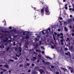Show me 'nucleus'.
I'll use <instances>...</instances> for the list:
<instances>
[{
  "mask_svg": "<svg viewBox=\"0 0 74 74\" xmlns=\"http://www.w3.org/2000/svg\"><path fill=\"white\" fill-rule=\"evenodd\" d=\"M40 12L41 14H42V15H43V14H44V10H43V9H41V10L40 11Z\"/></svg>",
  "mask_w": 74,
  "mask_h": 74,
  "instance_id": "obj_4",
  "label": "nucleus"
},
{
  "mask_svg": "<svg viewBox=\"0 0 74 74\" xmlns=\"http://www.w3.org/2000/svg\"><path fill=\"white\" fill-rule=\"evenodd\" d=\"M11 70H10L9 71V72L10 73H11Z\"/></svg>",
  "mask_w": 74,
  "mask_h": 74,
  "instance_id": "obj_52",
  "label": "nucleus"
},
{
  "mask_svg": "<svg viewBox=\"0 0 74 74\" xmlns=\"http://www.w3.org/2000/svg\"><path fill=\"white\" fill-rule=\"evenodd\" d=\"M42 54H44V51H42Z\"/></svg>",
  "mask_w": 74,
  "mask_h": 74,
  "instance_id": "obj_31",
  "label": "nucleus"
},
{
  "mask_svg": "<svg viewBox=\"0 0 74 74\" xmlns=\"http://www.w3.org/2000/svg\"><path fill=\"white\" fill-rule=\"evenodd\" d=\"M54 34L55 35H56V33L54 32Z\"/></svg>",
  "mask_w": 74,
  "mask_h": 74,
  "instance_id": "obj_48",
  "label": "nucleus"
},
{
  "mask_svg": "<svg viewBox=\"0 0 74 74\" xmlns=\"http://www.w3.org/2000/svg\"><path fill=\"white\" fill-rule=\"evenodd\" d=\"M2 32H7V31H2Z\"/></svg>",
  "mask_w": 74,
  "mask_h": 74,
  "instance_id": "obj_50",
  "label": "nucleus"
},
{
  "mask_svg": "<svg viewBox=\"0 0 74 74\" xmlns=\"http://www.w3.org/2000/svg\"><path fill=\"white\" fill-rule=\"evenodd\" d=\"M1 70H3V72H5V71H7V70L5 69H1Z\"/></svg>",
  "mask_w": 74,
  "mask_h": 74,
  "instance_id": "obj_10",
  "label": "nucleus"
},
{
  "mask_svg": "<svg viewBox=\"0 0 74 74\" xmlns=\"http://www.w3.org/2000/svg\"><path fill=\"white\" fill-rule=\"evenodd\" d=\"M69 27H70V29H71V26H69Z\"/></svg>",
  "mask_w": 74,
  "mask_h": 74,
  "instance_id": "obj_51",
  "label": "nucleus"
},
{
  "mask_svg": "<svg viewBox=\"0 0 74 74\" xmlns=\"http://www.w3.org/2000/svg\"><path fill=\"white\" fill-rule=\"evenodd\" d=\"M4 66L6 69H8L9 68V66L8 65H5Z\"/></svg>",
  "mask_w": 74,
  "mask_h": 74,
  "instance_id": "obj_9",
  "label": "nucleus"
},
{
  "mask_svg": "<svg viewBox=\"0 0 74 74\" xmlns=\"http://www.w3.org/2000/svg\"><path fill=\"white\" fill-rule=\"evenodd\" d=\"M65 54L66 55H68V53H65Z\"/></svg>",
  "mask_w": 74,
  "mask_h": 74,
  "instance_id": "obj_30",
  "label": "nucleus"
},
{
  "mask_svg": "<svg viewBox=\"0 0 74 74\" xmlns=\"http://www.w3.org/2000/svg\"><path fill=\"white\" fill-rule=\"evenodd\" d=\"M42 62H43V63H44V62H45V61H44L43 60L42 61Z\"/></svg>",
  "mask_w": 74,
  "mask_h": 74,
  "instance_id": "obj_56",
  "label": "nucleus"
},
{
  "mask_svg": "<svg viewBox=\"0 0 74 74\" xmlns=\"http://www.w3.org/2000/svg\"><path fill=\"white\" fill-rule=\"evenodd\" d=\"M72 11H74V8H72Z\"/></svg>",
  "mask_w": 74,
  "mask_h": 74,
  "instance_id": "obj_29",
  "label": "nucleus"
},
{
  "mask_svg": "<svg viewBox=\"0 0 74 74\" xmlns=\"http://www.w3.org/2000/svg\"><path fill=\"white\" fill-rule=\"evenodd\" d=\"M72 36H74V34L73 33H72Z\"/></svg>",
  "mask_w": 74,
  "mask_h": 74,
  "instance_id": "obj_34",
  "label": "nucleus"
},
{
  "mask_svg": "<svg viewBox=\"0 0 74 74\" xmlns=\"http://www.w3.org/2000/svg\"><path fill=\"white\" fill-rule=\"evenodd\" d=\"M56 74H59V72H56Z\"/></svg>",
  "mask_w": 74,
  "mask_h": 74,
  "instance_id": "obj_39",
  "label": "nucleus"
},
{
  "mask_svg": "<svg viewBox=\"0 0 74 74\" xmlns=\"http://www.w3.org/2000/svg\"><path fill=\"white\" fill-rule=\"evenodd\" d=\"M40 73L41 74H43V73H44V71L42 70H41V71H40Z\"/></svg>",
  "mask_w": 74,
  "mask_h": 74,
  "instance_id": "obj_7",
  "label": "nucleus"
},
{
  "mask_svg": "<svg viewBox=\"0 0 74 74\" xmlns=\"http://www.w3.org/2000/svg\"><path fill=\"white\" fill-rule=\"evenodd\" d=\"M60 25L59 26V27L60 29H61L62 28V23H61V22L60 23Z\"/></svg>",
  "mask_w": 74,
  "mask_h": 74,
  "instance_id": "obj_6",
  "label": "nucleus"
},
{
  "mask_svg": "<svg viewBox=\"0 0 74 74\" xmlns=\"http://www.w3.org/2000/svg\"><path fill=\"white\" fill-rule=\"evenodd\" d=\"M68 53L69 55H70V52L68 51Z\"/></svg>",
  "mask_w": 74,
  "mask_h": 74,
  "instance_id": "obj_37",
  "label": "nucleus"
},
{
  "mask_svg": "<svg viewBox=\"0 0 74 74\" xmlns=\"http://www.w3.org/2000/svg\"><path fill=\"white\" fill-rule=\"evenodd\" d=\"M41 48H42V49H44V47H41Z\"/></svg>",
  "mask_w": 74,
  "mask_h": 74,
  "instance_id": "obj_38",
  "label": "nucleus"
},
{
  "mask_svg": "<svg viewBox=\"0 0 74 74\" xmlns=\"http://www.w3.org/2000/svg\"><path fill=\"white\" fill-rule=\"evenodd\" d=\"M72 20H73L71 18H70V19L68 20V23H70V22H71V21H72Z\"/></svg>",
  "mask_w": 74,
  "mask_h": 74,
  "instance_id": "obj_5",
  "label": "nucleus"
},
{
  "mask_svg": "<svg viewBox=\"0 0 74 74\" xmlns=\"http://www.w3.org/2000/svg\"><path fill=\"white\" fill-rule=\"evenodd\" d=\"M9 28L10 29H11V27H9Z\"/></svg>",
  "mask_w": 74,
  "mask_h": 74,
  "instance_id": "obj_47",
  "label": "nucleus"
},
{
  "mask_svg": "<svg viewBox=\"0 0 74 74\" xmlns=\"http://www.w3.org/2000/svg\"><path fill=\"white\" fill-rule=\"evenodd\" d=\"M38 56L39 58H41V54H39L38 55Z\"/></svg>",
  "mask_w": 74,
  "mask_h": 74,
  "instance_id": "obj_17",
  "label": "nucleus"
},
{
  "mask_svg": "<svg viewBox=\"0 0 74 74\" xmlns=\"http://www.w3.org/2000/svg\"><path fill=\"white\" fill-rule=\"evenodd\" d=\"M67 68L69 69V70L71 71V73H72L73 72V68L69 66H67Z\"/></svg>",
  "mask_w": 74,
  "mask_h": 74,
  "instance_id": "obj_3",
  "label": "nucleus"
},
{
  "mask_svg": "<svg viewBox=\"0 0 74 74\" xmlns=\"http://www.w3.org/2000/svg\"><path fill=\"white\" fill-rule=\"evenodd\" d=\"M72 15H70V18H71V17H72Z\"/></svg>",
  "mask_w": 74,
  "mask_h": 74,
  "instance_id": "obj_36",
  "label": "nucleus"
},
{
  "mask_svg": "<svg viewBox=\"0 0 74 74\" xmlns=\"http://www.w3.org/2000/svg\"><path fill=\"white\" fill-rule=\"evenodd\" d=\"M45 57L47 58V59H50V58L48 56H45Z\"/></svg>",
  "mask_w": 74,
  "mask_h": 74,
  "instance_id": "obj_15",
  "label": "nucleus"
},
{
  "mask_svg": "<svg viewBox=\"0 0 74 74\" xmlns=\"http://www.w3.org/2000/svg\"><path fill=\"white\" fill-rule=\"evenodd\" d=\"M64 25H66V22H64Z\"/></svg>",
  "mask_w": 74,
  "mask_h": 74,
  "instance_id": "obj_45",
  "label": "nucleus"
},
{
  "mask_svg": "<svg viewBox=\"0 0 74 74\" xmlns=\"http://www.w3.org/2000/svg\"><path fill=\"white\" fill-rule=\"evenodd\" d=\"M53 39L54 40H55V36H54V35H53Z\"/></svg>",
  "mask_w": 74,
  "mask_h": 74,
  "instance_id": "obj_27",
  "label": "nucleus"
},
{
  "mask_svg": "<svg viewBox=\"0 0 74 74\" xmlns=\"http://www.w3.org/2000/svg\"><path fill=\"white\" fill-rule=\"evenodd\" d=\"M36 52H38V50H36Z\"/></svg>",
  "mask_w": 74,
  "mask_h": 74,
  "instance_id": "obj_63",
  "label": "nucleus"
},
{
  "mask_svg": "<svg viewBox=\"0 0 74 74\" xmlns=\"http://www.w3.org/2000/svg\"><path fill=\"white\" fill-rule=\"evenodd\" d=\"M65 10H67V6H65Z\"/></svg>",
  "mask_w": 74,
  "mask_h": 74,
  "instance_id": "obj_25",
  "label": "nucleus"
},
{
  "mask_svg": "<svg viewBox=\"0 0 74 74\" xmlns=\"http://www.w3.org/2000/svg\"><path fill=\"white\" fill-rule=\"evenodd\" d=\"M66 1V0H63V2H64Z\"/></svg>",
  "mask_w": 74,
  "mask_h": 74,
  "instance_id": "obj_58",
  "label": "nucleus"
},
{
  "mask_svg": "<svg viewBox=\"0 0 74 74\" xmlns=\"http://www.w3.org/2000/svg\"><path fill=\"white\" fill-rule=\"evenodd\" d=\"M60 20H62V17H60Z\"/></svg>",
  "mask_w": 74,
  "mask_h": 74,
  "instance_id": "obj_44",
  "label": "nucleus"
},
{
  "mask_svg": "<svg viewBox=\"0 0 74 74\" xmlns=\"http://www.w3.org/2000/svg\"><path fill=\"white\" fill-rule=\"evenodd\" d=\"M72 32H74V30H72Z\"/></svg>",
  "mask_w": 74,
  "mask_h": 74,
  "instance_id": "obj_64",
  "label": "nucleus"
},
{
  "mask_svg": "<svg viewBox=\"0 0 74 74\" xmlns=\"http://www.w3.org/2000/svg\"><path fill=\"white\" fill-rule=\"evenodd\" d=\"M51 48H52L53 49V48H54V47L52 46H51Z\"/></svg>",
  "mask_w": 74,
  "mask_h": 74,
  "instance_id": "obj_28",
  "label": "nucleus"
},
{
  "mask_svg": "<svg viewBox=\"0 0 74 74\" xmlns=\"http://www.w3.org/2000/svg\"><path fill=\"white\" fill-rule=\"evenodd\" d=\"M8 39L6 40H4L3 41L4 42H6V41H8Z\"/></svg>",
  "mask_w": 74,
  "mask_h": 74,
  "instance_id": "obj_18",
  "label": "nucleus"
},
{
  "mask_svg": "<svg viewBox=\"0 0 74 74\" xmlns=\"http://www.w3.org/2000/svg\"><path fill=\"white\" fill-rule=\"evenodd\" d=\"M67 4L65 5V7H67Z\"/></svg>",
  "mask_w": 74,
  "mask_h": 74,
  "instance_id": "obj_46",
  "label": "nucleus"
},
{
  "mask_svg": "<svg viewBox=\"0 0 74 74\" xmlns=\"http://www.w3.org/2000/svg\"><path fill=\"white\" fill-rule=\"evenodd\" d=\"M51 31V29L50 28H49L46 31L44 30L42 31V33L44 34H46V33H48L49 32H50Z\"/></svg>",
  "mask_w": 74,
  "mask_h": 74,
  "instance_id": "obj_2",
  "label": "nucleus"
},
{
  "mask_svg": "<svg viewBox=\"0 0 74 74\" xmlns=\"http://www.w3.org/2000/svg\"><path fill=\"white\" fill-rule=\"evenodd\" d=\"M61 45H63V42H62L61 43Z\"/></svg>",
  "mask_w": 74,
  "mask_h": 74,
  "instance_id": "obj_42",
  "label": "nucleus"
},
{
  "mask_svg": "<svg viewBox=\"0 0 74 74\" xmlns=\"http://www.w3.org/2000/svg\"><path fill=\"white\" fill-rule=\"evenodd\" d=\"M26 60H29V59H28L27 58H26Z\"/></svg>",
  "mask_w": 74,
  "mask_h": 74,
  "instance_id": "obj_57",
  "label": "nucleus"
},
{
  "mask_svg": "<svg viewBox=\"0 0 74 74\" xmlns=\"http://www.w3.org/2000/svg\"><path fill=\"white\" fill-rule=\"evenodd\" d=\"M45 8V11L46 12V15H49V10H48V7H47V5H45L43 6V7L42 8L43 10H44Z\"/></svg>",
  "mask_w": 74,
  "mask_h": 74,
  "instance_id": "obj_1",
  "label": "nucleus"
},
{
  "mask_svg": "<svg viewBox=\"0 0 74 74\" xmlns=\"http://www.w3.org/2000/svg\"><path fill=\"white\" fill-rule=\"evenodd\" d=\"M64 29L66 32H67L68 31V29H67V27H64Z\"/></svg>",
  "mask_w": 74,
  "mask_h": 74,
  "instance_id": "obj_8",
  "label": "nucleus"
},
{
  "mask_svg": "<svg viewBox=\"0 0 74 74\" xmlns=\"http://www.w3.org/2000/svg\"><path fill=\"white\" fill-rule=\"evenodd\" d=\"M58 32H60V29H58Z\"/></svg>",
  "mask_w": 74,
  "mask_h": 74,
  "instance_id": "obj_35",
  "label": "nucleus"
},
{
  "mask_svg": "<svg viewBox=\"0 0 74 74\" xmlns=\"http://www.w3.org/2000/svg\"><path fill=\"white\" fill-rule=\"evenodd\" d=\"M40 44H41V41H40Z\"/></svg>",
  "mask_w": 74,
  "mask_h": 74,
  "instance_id": "obj_40",
  "label": "nucleus"
},
{
  "mask_svg": "<svg viewBox=\"0 0 74 74\" xmlns=\"http://www.w3.org/2000/svg\"><path fill=\"white\" fill-rule=\"evenodd\" d=\"M69 11H71V10H72V8H70L69 9Z\"/></svg>",
  "mask_w": 74,
  "mask_h": 74,
  "instance_id": "obj_26",
  "label": "nucleus"
},
{
  "mask_svg": "<svg viewBox=\"0 0 74 74\" xmlns=\"http://www.w3.org/2000/svg\"><path fill=\"white\" fill-rule=\"evenodd\" d=\"M69 38H67V39L66 40V41H69Z\"/></svg>",
  "mask_w": 74,
  "mask_h": 74,
  "instance_id": "obj_21",
  "label": "nucleus"
},
{
  "mask_svg": "<svg viewBox=\"0 0 74 74\" xmlns=\"http://www.w3.org/2000/svg\"><path fill=\"white\" fill-rule=\"evenodd\" d=\"M57 36H58V37L59 36V34H58Z\"/></svg>",
  "mask_w": 74,
  "mask_h": 74,
  "instance_id": "obj_59",
  "label": "nucleus"
},
{
  "mask_svg": "<svg viewBox=\"0 0 74 74\" xmlns=\"http://www.w3.org/2000/svg\"><path fill=\"white\" fill-rule=\"evenodd\" d=\"M61 38H62V39H63V36H61L60 37Z\"/></svg>",
  "mask_w": 74,
  "mask_h": 74,
  "instance_id": "obj_22",
  "label": "nucleus"
},
{
  "mask_svg": "<svg viewBox=\"0 0 74 74\" xmlns=\"http://www.w3.org/2000/svg\"><path fill=\"white\" fill-rule=\"evenodd\" d=\"M73 4V8H74V5H73V4Z\"/></svg>",
  "mask_w": 74,
  "mask_h": 74,
  "instance_id": "obj_60",
  "label": "nucleus"
},
{
  "mask_svg": "<svg viewBox=\"0 0 74 74\" xmlns=\"http://www.w3.org/2000/svg\"><path fill=\"white\" fill-rule=\"evenodd\" d=\"M15 59H16V60H18V58H16Z\"/></svg>",
  "mask_w": 74,
  "mask_h": 74,
  "instance_id": "obj_54",
  "label": "nucleus"
},
{
  "mask_svg": "<svg viewBox=\"0 0 74 74\" xmlns=\"http://www.w3.org/2000/svg\"><path fill=\"white\" fill-rule=\"evenodd\" d=\"M25 32H23V35H25Z\"/></svg>",
  "mask_w": 74,
  "mask_h": 74,
  "instance_id": "obj_41",
  "label": "nucleus"
},
{
  "mask_svg": "<svg viewBox=\"0 0 74 74\" xmlns=\"http://www.w3.org/2000/svg\"><path fill=\"white\" fill-rule=\"evenodd\" d=\"M19 52H21L22 51V50H21V47H19Z\"/></svg>",
  "mask_w": 74,
  "mask_h": 74,
  "instance_id": "obj_11",
  "label": "nucleus"
},
{
  "mask_svg": "<svg viewBox=\"0 0 74 74\" xmlns=\"http://www.w3.org/2000/svg\"><path fill=\"white\" fill-rule=\"evenodd\" d=\"M32 66H34V64H32Z\"/></svg>",
  "mask_w": 74,
  "mask_h": 74,
  "instance_id": "obj_33",
  "label": "nucleus"
},
{
  "mask_svg": "<svg viewBox=\"0 0 74 74\" xmlns=\"http://www.w3.org/2000/svg\"><path fill=\"white\" fill-rule=\"evenodd\" d=\"M30 71H31V70L30 69H29L28 71V73H30Z\"/></svg>",
  "mask_w": 74,
  "mask_h": 74,
  "instance_id": "obj_20",
  "label": "nucleus"
},
{
  "mask_svg": "<svg viewBox=\"0 0 74 74\" xmlns=\"http://www.w3.org/2000/svg\"><path fill=\"white\" fill-rule=\"evenodd\" d=\"M27 66H29L30 64H29V63H27Z\"/></svg>",
  "mask_w": 74,
  "mask_h": 74,
  "instance_id": "obj_19",
  "label": "nucleus"
},
{
  "mask_svg": "<svg viewBox=\"0 0 74 74\" xmlns=\"http://www.w3.org/2000/svg\"><path fill=\"white\" fill-rule=\"evenodd\" d=\"M1 74H3V72H0Z\"/></svg>",
  "mask_w": 74,
  "mask_h": 74,
  "instance_id": "obj_53",
  "label": "nucleus"
},
{
  "mask_svg": "<svg viewBox=\"0 0 74 74\" xmlns=\"http://www.w3.org/2000/svg\"><path fill=\"white\" fill-rule=\"evenodd\" d=\"M65 50H66L67 51V48H65Z\"/></svg>",
  "mask_w": 74,
  "mask_h": 74,
  "instance_id": "obj_55",
  "label": "nucleus"
},
{
  "mask_svg": "<svg viewBox=\"0 0 74 74\" xmlns=\"http://www.w3.org/2000/svg\"><path fill=\"white\" fill-rule=\"evenodd\" d=\"M33 59H34V60H33L34 61L35 60V59H36V57H33Z\"/></svg>",
  "mask_w": 74,
  "mask_h": 74,
  "instance_id": "obj_13",
  "label": "nucleus"
},
{
  "mask_svg": "<svg viewBox=\"0 0 74 74\" xmlns=\"http://www.w3.org/2000/svg\"><path fill=\"white\" fill-rule=\"evenodd\" d=\"M34 73H36V71H34Z\"/></svg>",
  "mask_w": 74,
  "mask_h": 74,
  "instance_id": "obj_61",
  "label": "nucleus"
},
{
  "mask_svg": "<svg viewBox=\"0 0 74 74\" xmlns=\"http://www.w3.org/2000/svg\"><path fill=\"white\" fill-rule=\"evenodd\" d=\"M73 21H74V18H73Z\"/></svg>",
  "mask_w": 74,
  "mask_h": 74,
  "instance_id": "obj_62",
  "label": "nucleus"
},
{
  "mask_svg": "<svg viewBox=\"0 0 74 74\" xmlns=\"http://www.w3.org/2000/svg\"><path fill=\"white\" fill-rule=\"evenodd\" d=\"M60 35H61V36H63V34L62 33H60Z\"/></svg>",
  "mask_w": 74,
  "mask_h": 74,
  "instance_id": "obj_24",
  "label": "nucleus"
},
{
  "mask_svg": "<svg viewBox=\"0 0 74 74\" xmlns=\"http://www.w3.org/2000/svg\"><path fill=\"white\" fill-rule=\"evenodd\" d=\"M20 55H17L16 54V56H17V57H19V56H20L21 55V54L20 53H19Z\"/></svg>",
  "mask_w": 74,
  "mask_h": 74,
  "instance_id": "obj_12",
  "label": "nucleus"
},
{
  "mask_svg": "<svg viewBox=\"0 0 74 74\" xmlns=\"http://www.w3.org/2000/svg\"><path fill=\"white\" fill-rule=\"evenodd\" d=\"M63 69L64 71H67V69H66L65 68H63Z\"/></svg>",
  "mask_w": 74,
  "mask_h": 74,
  "instance_id": "obj_16",
  "label": "nucleus"
},
{
  "mask_svg": "<svg viewBox=\"0 0 74 74\" xmlns=\"http://www.w3.org/2000/svg\"><path fill=\"white\" fill-rule=\"evenodd\" d=\"M51 68H54V66H51Z\"/></svg>",
  "mask_w": 74,
  "mask_h": 74,
  "instance_id": "obj_43",
  "label": "nucleus"
},
{
  "mask_svg": "<svg viewBox=\"0 0 74 74\" xmlns=\"http://www.w3.org/2000/svg\"><path fill=\"white\" fill-rule=\"evenodd\" d=\"M63 40H64L63 39H61L60 40V41H61V42H63Z\"/></svg>",
  "mask_w": 74,
  "mask_h": 74,
  "instance_id": "obj_23",
  "label": "nucleus"
},
{
  "mask_svg": "<svg viewBox=\"0 0 74 74\" xmlns=\"http://www.w3.org/2000/svg\"><path fill=\"white\" fill-rule=\"evenodd\" d=\"M8 49H9V48H7L6 50L8 51Z\"/></svg>",
  "mask_w": 74,
  "mask_h": 74,
  "instance_id": "obj_49",
  "label": "nucleus"
},
{
  "mask_svg": "<svg viewBox=\"0 0 74 74\" xmlns=\"http://www.w3.org/2000/svg\"><path fill=\"white\" fill-rule=\"evenodd\" d=\"M23 66V65L22 64H21L20 65V67H22V66Z\"/></svg>",
  "mask_w": 74,
  "mask_h": 74,
  "instance_id": "obj_32",
  "label": "nucleus"
},
{
  "mask_svg": "<svg viewBox=\"0 0 74 74\" xmlns=\"http://www.w3.org/2000/svg\"><path fill=\"white\" fill-rule=\"evenodd\" d=\"M38 67H35V69H36V70H38Z\"/></svg>",
  "mask_w": 74,
  "mask_h": 74,
  "instance_id": "obj_14",
  "label": "nucleus"
}]
</instances>
